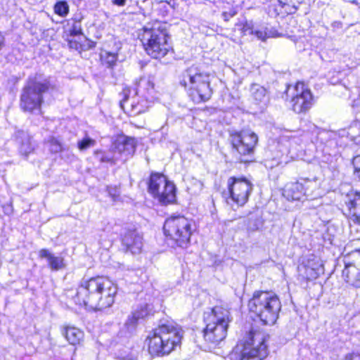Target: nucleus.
<instances>
[{
  "mask_svg": "<svg viewBox=\"0 0 360 360\" xmlns=\"http://www.w3.org/2000/svg\"><path fill=\"white\" fill-rule=\"evenodd\" d=\"M117 293V287L103 276L83 279L73 297L76 304L91 310H103L112 306Z\"/></svg>",
  "mask_w": 360,
  "mask_h": 360,
  "instance_id": "1",
  "label": "nucleus"
},
{
  "mask_svg": "<svg viewBox=\"0 0 360 360\" xmlns=\"http://www.w3.org/2000/svg\"><path fill=\"white\" fill-rule=\"evenodd\" d=\"M182 330L172 323H165L151 331L145 340L151 356H163L171 353L181 341Z\"/></svg>",
  "mask_w": 360,
  "mask_h": 360,
  "instance_id": "2",
  "label": "nucleus"
},
{
  "mask_svg": "<svg viewBox=\"0 0 360 360\" xmlns=\"http://www.w3.org/2000/svg\"><path fill=\"white\" fill-rule=\"evenodd\" d=\"M146 53L153 58H162L169 52L168 32L166 25L156 21L147 23L138 34Z\"/></svg>",
  "mask_w": 360,
  "mask_h": 360,
  "instance_id": "3",
  "label": "nucleus"
},
{
  "mask_svg": "<svg viewBox=\"0 0 360 360\" xmlns=\"http://www.w3.org/2000/svg\"><path fill=\"white\" fill-rule=\"evenodd\" d=\"M211 75L197 65L187 68L180 81L186 89L188 96L195 103L208 101L212 94L210 87Z\"/></svg>",
  "mask_w": 360,
  "mask_h": 360,
  "instance_id": "4",
  "label": "nucleus"
},
{
  "mask_svg": "<svg viewBox=\"0 0 360 360\" xmlns=\"http://www.w3.org/2000/svg\"><path fill=\"white\" fill-rule=\"evenodd\" d=\"M248 309L265 325H274L279 315L281 303L272 292L255 291L248 302Z\"/></svg>",
  "mask_w": 360,
  "mask_h": 360,
  "instance_id": "5",
  "label": "nucleus"
},
{
  "mask_svg": "<svg viewBox=\"0 0 360 360\" xmlns=\"http://www.w3.org/2000/svg\"><path fill=\"white\" fill-rule=\"evenodd\" d=\"M266 337L257 330H250L233 349L231 360H262L267 356Z\"/></svg>",
  "mask_w": 360,
  "mask_h": 360,
  "instance_id": "6",
  "label": "nucleus"
},
{
  "mask_svg": "<svg viewBox=\"0 0 360 360\" xmlns=\"http://www.w3.org/2000/svg\"><path fill=\"white\" fill-rule=\"evenodd\" d=\"M232 317L229 309L216 306L205 317L207 323L204 330V338L207 342L218 344L226 336L227 329Z\"/></svg>",
  "mask_w": 360,
  "mask_h": 360,
  "instance_id": "7",
  "label": "nucleus"
},
{
  "mask_svg": "<svg viewBox=\"0 0 360 360\" xmlns=\"http://www.w3.org/2000/svg\"><path fill=\"white\" fill-rule=\"evenodd\" d=\"M49 79L41 75H37L30 78L21 94L22 109L28 112L39 109L43 102V94L49 90Z\"/></svg>",
  "mask_w": 360,
  "mask_h": 360,
  "instance_id": "8",
  "label": "nucleus"
},
{
  "mask_svg": "<svg viewBox=\"0 0 360 360\" xmlns=\"http://www.w3.org/2000/svg\"><path fill=\"white\" fill-rule=\"evenodd\" d=\"M164 233L178 246L187 247L193 231V221L184 216L171 217L166 219Z\"/></svg>",
  "mask_w": 360,
  "mask_h": 360,
  "instance_id": "9",
  "label": "nucleus"
},
{
  "mask_svg": "<svg viewBox=\"0 0 360 360\" xmlns=\"http://www.w3.org/2000/svg\"><path fill=\"white\" fill-rule=\"evenodd\" d=\"M232 153L241 162H250L253 158L258 141L257 134L250 130H243L230 135Z\"/></svg>",
  "mask_w": 360,
  "mask_h": 360,
  "instance_id": "10",
  "label": "nucleus"
},
{
  "mask_svg": "<svg viewBox=\"0 0 360 360\" xmlns=\"http://www.w3.org/2000/svg\"><path fill=\"white\" fill-rule=\"evenodd\" d=\"M148 192L162 205L176 200V187L160 174L153 173L148 182Z\"/></svg>",
  "mask_w": 360,
  "mask_h": 360,
  "instance_id": "11",
  "label": "nucleus"
},
{
  "mask_svg": "<svg viewBox=\"0 0 360 360\" xmlns=\"http://www.w3.org/2000/svg\"><path fill=\"white\" fill-rule=\"evenodd\" d=\"M286 94L292 96V108L296 113L307 112L314 104L313 96L303 82H297L292 87L288 86Z\"/></svg>",
  "mask_w": 360,
  "mask_h": 360,
  "instance_id": "12",
  "label": "nucleus"
},
{
  "mask_svg": "<svg viewBox=\"0 0 360 360\" xmlns=\"http://www.w3.org/2000/svg\"><path fill=\"white\" fill-rule=\"evenodd\" d=\"M227 184L232 200L240 206L244 205L252 191V183L244 177L231 176L228 179Z\"/></svg>",
  "mask_w": 360,
  "mask_h": 360,
  "instance_id": "13",
  "label": "nucleus"
},
{
  "mask_svg": "<svg viewBox=\"0 0 360 360\" xmlns=\"http://www.w3.org/2000/svg\"><path fill=\"white\" fill-rule=\"evenodd\" d=\"M136 145V141L134 138L120 136L113 142L112 150L115 152L120 160L125 161L134 153Z\"/></svg>",
  "mask_w": 360,
  "mask_h": 360,
  "instance_id": "14",
  "label": "nucleus"
},
{
  "mask_svg": "<svg viewBox=\"0 0 360 360\" xmlns=\"http://www.w3.org/2000/svg\"><path fill=\"white\" fill-rule=\"evenodd\" d=\"M122 242L127 251H129L132 254L141 252L143 247V238L136 230L127 231L124 233Z\"/></svg>",
  "mask_w": 360,
  "mask_h": 360,
  "instance_id": "15",
  "label": "nucleus"
},
{
  "mask_svg": "<svg viewBox=\"0 0 360 360\" xmlns=\"http://www.w3.org/2000/svg\"><path fill=\"white\" fill-rule=\"evenodd\" d=\"M354 255L358 256V266L351 263L346 264L342 276L347 283L356 288H360V250L355 252Z\"/></svg>",
  "mask_w": 360,
  "mask_h": 360,
  "instance_id": "16",
  "label": "nucleus"
},
{
  "mask_svg": "<svg viewBox=\"0 0 360 360\" xmlns=\"http://www.w3.org/2000/svg\"><path fill=\"white\" fill-rule=\"evenodd\" d=\"M15 139L18 144L19 151L22 155L27 156L35 149V143L27 131L23 130L16 131Z\"/></svg>",
  "mask_w": 360,
  "mask_h": 360,
  "instance_id": "17",
  "label": "nucleus"
},
{
  "mask_svg": "<svg viewBox=\"0 0 360 360\" xmlns=\"http://www.w3.org/2000/svg\"><path fill=\"white\" fill-rule=\"evenodd\" d=\"M345 204L350 219L360 224V193L354 192L347 195Z\"/></svg>",
  "mask_w": 360,
  "mask_h": 360,
  "instance_id": "18",
  "label": "nucleus"
},
{
  "mask_svg": "<svg viewBox=\"0 0 360 360\" xmlns=\"http://www.w3.org/2000/svg\"><path fill=\"white\" fill-rule=\"evenodd\" d=\"M304 195H306V188L300 182L287 184L283 192V195L288 200H300Z\"/></svg>",
  "mask_w": 360,
  "mask_h": 360,
  "instance_id": "19",
  "label": "nucleus"
},
{
  "mask_svg": "<svg viewBox=\"0 0 360 360\" xmlns=\"http://www.w3.org/2000/svg\"><path fill=\"white\" fill-rule=\"evenodd\" d=\"M302 276L307 280L316 279L321 271L322 266L319 261L308 260L307 262L298 267Z\"/></svg>",
  "mask_w": 360,
  "mask_h": 360,
  "instance_id": "20",
  "label": "nucleus"
},
{
  "mask_svg": "<svg viewBox=\"0 0 360 360\" xmlns=\"http://www.w3.org/2000/svg\"><path fill=\"white\" fill-rule=\"evenodd\" d=\"M39 256L47 259L48 266L52 271H59L65 266L63 257L55 256L47 249L40 250Z\"/></svg>",
  "mask_w": 360,
  "mask_h": 360,
  "instance_id": "21",
  "label": "nucleus"
},
{
  "mask_svg": "<svg viewBox=\"0 0 360 360\" xmlns=\"http://www.w3.org/2000/svg\"><path fill=\"white\" fill-rule=\"evenodd\" d=\"M129 89H124L123 90L124 97L122 101H120V107L130 116H135L143 112V109L141 106L135 102V101L129 102Z\"/></svg>",
  "mask_w": 360,
  "mask_h": 360,
  "instance_id": "22",
  "label": "nucleus"
},
{
  "mask_svg": "<svg viewBox=\"0 0 360 360\" xmlns=\"http://www.w3.org/2000/svg\"><path fill=\"white\" fill-rule=\"evenodd\" d=\"M151 310L152 308L148 304L140 305L138 309L132 313L131 316H129L126 325L128 327L134 328L139 320L146 317Z\"/></svg>",
  "mask_w": 360,
  "mask_h": 360,
  "instance_id": "23",
  "label": "nucleus"
},
{
  "mask_svg": "<svg viewBox=\"0 0 360 360\" xmlns=\"http://www.w3.org/2000/svg\"><path fill=\"white\" fill-rule=\"evenodd\" d=\"M63 334L65 335L67 340L73 345L79 344L84 337L83 332L73 326L65 327Z\"/></svg>",
  "mask_w": 360,
  "mask_h": 360,
  "instance_id": "24",
  "label": "nucleus"
},
{
  "mask_svg": "<svg viewBox=\"0 0 360 360\" xmlns=\"http://www.w3.org/2000/svg\"><path fill=\"white\" fill-rule=\"evenodd\" d=\"M258 39L265 41L268 38L277 36V31L272 27L260 26L255 28L254 34Z\"/></svg>",
  "mask_w": 360,
  "mask_h": 360,
  "instance_id": "25",
  "label": "nucleus"
},
{
  "mask_svg": "<svg viewBox=\"0 0 360 360\" xmlns=\"http://www.w3.org/2000/svg\"><path fill=\"white\" fill-rule=\"evenodd\" d=\"M252 98L257 103L265 102L267 100L266 90L264 87L259 84H252L250 88Z\"/></svg>",
  "mask_w": 360,
  "mask_h": 360,
  "instance_id": "26",
  "label": "nucleus"
},
{
  "mask_svg": "<svg viewBox=\"0 0 360 360\" xmlns=\"http://www.w3.org/2000/svg\"><path fill=\"white\" fill-rule=\"evenodd\" d=\"M46 145L52 153H58L63 149L61 142L55 137H50L46 141Z\"/></svg>",
  "mask_w": 360,
  "mask_h": 360,
  "instance_id": "27",
  "label": "nucleus"
},
{
  "mask_svg": "<svg viewBox=\"0 0 360 360\" xmlns=\"http://www.w3.org/2000/svg\"><path fill=\"white\" fill-rule=\"evenodd\" d=\"M95 145L96 141L89 136H85L77 142V147L80 151L86 150Z\"/></svg>",
  "mask_w": 360,
  "mask_h": 360,
  "instance_id": "28",
  "label": "nucleus"
},
{
  "mask_svg": "<svg viewBox=\"0 0 360 360\" xmlns=\"http://www.w3.org/2000/svg\"><path fill=\"white\" fill-rule=\"evenodd\" d=\"M120 160V157L117 155L115 151L112 149L110 152L105 153H101L100 161L102 162H108L111 164H115L117 160Z\"/></svg>",
  "mask_w": 360,
  "mask_h": 360,
  "instance_id": "29",
  "label": "nucleus"
},
{
  "mask_svg": "<svg viewBox=\"0 0 360 360\" xmlns=\"http://www.w3.org/2000/svg\"><path fill=\"white\" fill-rule=\"evenodd\" d=\"M54 11L56 14L64 17L69 12V6L66 1H58L55 4Z\"/></svg>",
  "mask_w": 360,
  "mask_h": 360,
  "instance_id": "30",
  "label": "nucleus"
},
{
  "mask_svg": "<svg viewBox=\"0 0 360 360\" xmlns=\"http://www.w3.org/2000/svg\"><path fill=\"white\" fill-rule=\"evenodd\" d=\"M101 58L108 68H112L116 64L117 55L116 53L106 52L101 55Z\"/></svg>",
  "mask_w": 360,
  "mask_h": 360,
  "instance_id": "31",
  "label": "nucleus"
},
{
  "mask_svg": "<svg viewBox=\"0 0 360 360\" xmlns=\"http://www.w3.org/2000/svg\"><path fill=\"white\" fill-rule=\"evenodd\" d=\"M154 87L153 83L148 79L141 78L138 84V89L134 90L135 94H138V91H141V89H146L147 91H149L150 89H153Z\"/></svg>",
  "mask_w": 360,
  "mask_h": 360,
  "instance_id": "32",
  "label": "nucleus"
},
{
  "mask_svg": "<svg viewBox=\"0 0 360 360\" xmlns=\"http://www.w3.org/2000/svg\"><path fill=\"white\" fill-rule=\"evenodd\" d=\"M255 26L252 21H245L241 28V32L244 35H253Z\"/></svg>",
  "mask_w": 360,
  "mask_h": 360,
  "instance_id": "33",
  "label": "nucleus"
},
{
  "mask_svg": "<svg viewBox=\"0 0 360 360\" xmlns=\"http://www.w3.org/2000/svg\"><path fill=\"white\" fill-rule=\"evenodd\" d=\"M352 165L354 168V174L360 180V152L355 155L352 159Z\"/></svg>",
  "mask_w": 360,
  "mask_h": 360,
  "instance_id": "34",
  "label": "nucleus"
},
{
  "mask_svg": "<svg viewBox=\"0 0 360 360\" xmlns=\"http://www.w3.org/2000/svg\"><path fill=\"white\" fill-rule=\"evenodd\" d=\"M107 191L114 201L117 200L120 196V191L116 186H108Z\"/></svg>",
  "mask_w": 360,
  "mask_h": 360,
  "instance_id": "35",
  "label": "nucleus"
},
{
  "mask_svg": "<svg viewBox=\"0 0 360 360\" xmlns=\"http://www.w3.org/2000/svg\"><path fill=\"white\" fill-rule=\"evenodd\" d=\"M71 35L77 36L82 34V29L79 22H75L70 30Z\"/></svg>",
  "mask_w": 360,
  "mask_h": 360,
  "instance_id": "36",
  "label": "nucleus"
},
{
  "mask_svg": "<svg viewBox=\"0 0 360 360\" xmlns=\"http://www.w3.org/2000/svg\"><path fill=\"white\" fill-rule=\"evenodd\" d=\"M235 15H236V12L233 11H230L229 12L228 11H224L222 13V16H223L224 20L225 21H228L231 18H232Z\"/></svg>",
  "mask_w": 360,
  "mask_h": 360,
  "instance_id": "37",
  "label": "nucleus"
},
{
  "mask_svg": "<svg viewBox=\"0 0 360 360\" xmlns=\"http://www.w3.org/2000/svg\"><path fill=\"white\" fill-rule=\"evenodd\" d=\"M344 360H360V354H347Z\"/></svg>",
  "mask_w": 360,
  "mask_h": 360,
  "instance_id": "38",
  "label": "nucleus"
},
{
  "mask_svg": "<svg viewBox=\"0 0 360 360\" xmlns=\"http://www.w3.org/2000/svg\"><path fill=\"white\" fill-rule=\"evenodd\" d=\"M126 0H112V3L115 5L119 6H123L125 4Z\"/></svg>",
  "mask_w": 360,
  "mask_h": 360,
  "instance_id": "39",
  "label": "nucleus"
},
{
  "mask_svg": "<svg viewBox=\"0 0 360 360\" xmlns=\"http://www.w3.org/2000/svg\"><path fill=\"white\" fill-rule=\"evenodd\" d=\"M354 141L356 145L360 146V134L359 135L358 137L354 138Z\"/></svg>",
  "mask_w": 360,
  "mask_h": 360,
  "instance_id": "40",
  "label": "nucleus"
}]
</instances>
